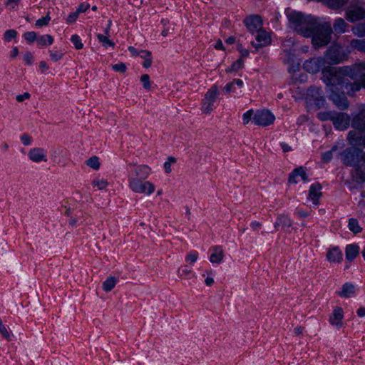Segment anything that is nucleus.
I'll return each mask as SVG.
<instances>
[{"label":"nucleus","mask_w":365,"mask_h":365,"mask_svg":"<svg viewBox=\"0 0 365 365\" xmlns=\"http://www.w3.org/2000/svg\"><path fill=\"white\" fill-rule=\"evenodd\" d=\"M92 185L93 187H96L98 190H103L107 187V186L108 185V182L106 180L100 179L97 178L93 180Z\"/></svg>","instance_id":"obj_39"},{"label":"nucleus","mask_w":365,"mask_h":365,"mask_svg":"<svg viewBox=\"0 0 365 365\" xmlns=\"http://www.w3.org/2000/svg\"><path fill=\"white\" fill-rule=\"evenodd\" d=\"M261 226H262V224L258 221H252L250 223L251 228L255 231L258 230L261 227Z\"/></svg>","instance_id":"obj_62"},{"label":"nucleus","mask_w":365,"mask_h":365,"mask_svg":"<svg viewBox=\"0 0 365 365\" xmlns=\"http://www.w3.org/2000/svg\"><path fill=\"white\" fill-rule=\"evenodd\" d=\"M329 91V98L334 104L341 109H346L349 106L347 98L344 94V88H340L338 83H329L324 82Z\"/></svg>","instance_id":"obj_5"},{"label":"nucleus","mask_w":365,"mask_h":365,"mask_svg":"<svg viewBox=\"0 0 365 365\" xmlns=\"http://www.w3.org/2000/svg\"><path fill=\"white\" fill-rule=\"evenodd\" d=\"M140 81L143 85V88L145 90H150L151 88V83L150 81V76L148 74H143L140 76Z\"/></svg>","instance_id":"obj_46"},{"label":"nucleus","mask_w":365,"mask_h":365,"mask_svg":"<svg viewBox=\"0 0 365 365\" xmlns=\"http://www.w3.org/2000/svg\"><path fill=\"white\" fill-rule=\"evenodd\" d=\"M351 126L358 130H365V109L360 110L353 117Z\"/></svg>","instance_id":"obj_21"},{"label":"nucleus","mask_w":365,"mask_h":365,"mask_svg":"<svg viewBox=\"0 0 365 365\" xmlns=\"http://www.w3.org/2000/svg\"><path fill=\"white\" fill-rule=\"evenodd\" d=\"M325 58L327 65L337 64L346 61L348 58V55L341 46H334L327 51Z\"/></svg>","instance_id":"obj_8"},{"label":"nucleus","mask_w":365,"mask_h":365,"mask_svg":"<svg viewBox=\"0 0 365 365\" xmlns=\"http://www.w3.org/2000/svg\"><path fill=\"white\" fill-rule=\"evenodd\" d=\"M78 17V14L76 11L75 12H73L68 15L66 21L68 24H72V23H74L77 20Z\"/></svg>","instance_id":"obj_56"},{"label":"nucleus","mask_w":365,"mask_h":365,"mask_svg":"<svg viewBox=\"0 0 365 365\" xmlns=\"http://www.w3.org/2000/svg\"><path fill=\"white\" fill-rule=\"evenodd\" d=\"M128 187L135 193L150 195L155 190L154 184L150 181H145L136 177L130 176Z\"/></svg>","instance_id":"obj_6"},{"label":"nucleus","mask_w":365,"mask_h":365,"mask_svg":"<svg viewBox=\"0 0 365 365\" xmlns=\"http://www.w3.org/2000/svg\"><path fill=\"white\" fill-rule=\"evenodd\" d=\"M140 58L144 59L143 66L145 68H148L152 66V54L151 52L147 50H141Z\"/></svg>","instance_id":"obj_29"},{"label":"nucleus","mask_w":365,"mask_h":365,"mask_svg":"<svg viewBox=\"0 0 365 365\" xmlns=\"http://www.w3.org/2000/svg\"><path fill=\"white\" fill-rule=\"evenodd\" d=\"M344 318V311L340 307H336L334 309L332 314L329 317V323L338 328L342 326V319Z\"/></svg>","instance_id":"obj_19"},{"label":"nucleus","mask_w":365,"mask_h":365,"mask_svg":"<svg viewBox=\"0 0 365 365\" xmlns=\"http://www.w3.org/2000/svg\"><path fill=\"white\" fill-rule=\"evenodd\" d=\"M349 228L354 233H359L361 231V228L356 219H350L349 221Z\"/></svg>","instance_id":"obj_41"},{"label":"nucleus","mask_w":365,"mask_h":365,"mask_svg":"<svg viewBox=\"0 0 365 365\" xmlns=\"http://www.w3.org/2000/svg\"><path fill=\"white\" fill-rule=\"evenodd\" d=\"M334 114V111H321L317 113V116L322 121H332Z\"/></svg>","instance_id":"obj_38"},{"label":"nucleus","mask_w":365,"mask_h":365,"mask_svg":"<svg viewBox=\"0 0 365 365\" xmlns=\"http://www.w3.org/2000/svg\"><path fill=\"white\" fill-rule=\"evenodd\" d=\"M287 16L290 26L298 34L303 36L309 34L307 29L311 26L310 22L313 21L314 16H304L302 14L294 11H287Z\"/></svg>","instance_id":"obj_3"},{"label":"nucleus","mask_w":365,"mask_h":365,"mask_svg":"<svg viewBox=\"0 0 365 365\" xmlns=\"http://www.w3.org/2000/svg\"><path fill=\"white\" fill-rule=\"evenodd\" d=\"M332 123L335 128L344 130L346 129L349 125L350 117L346 113L335 112Z\"/></svg>","instance_id":"obj_11"},{"label":"nucleus","mask_w":365,"mask_h":365,"mask_svg":"<svg viewBox=\"0 0 365 365\" xmlns=\"http://www.w3.org/2000/svg\"><path fill=\"white\" fill-rule=\"evenodd\" d=\"M199 254L197 251H192L187 255L185 260L190 264H193L197 260Z\"/></svg>","instance_id":"obj_45"},{"label":"nucleus","mask_w":365,"mask_h":365,"mask_svg":"<svg viewBox=\"0 0 365 365\" xmlns=\"http://www.w3.org/2000/svg\"><path fill=\"white\" fill-rule=\"evenodd\" d=\"M307 99L314 101L318 106H323L325 102L322 90L316 87H312L308 90Z\"/></svg>","instance_id":"obj_14"},{"label":"nucleus","mask_w":365,"mask_h":365,"mask_svg":"<svg viewBox=\"0 0 365 365\" xmlns=\"http://www.w3.org/2000/svg\"><path fill=\"white\" fill-rule=\"evenodd\" d=\"M209 260L212 264H220L225 257V252L222 246L216 245L212 247Z\"/></svg>","instance_id":"obj_20"},{"label":"nucleus","mask_w":365,"mask_h":365,"mask_svg":"<svg viewBox=\"0 0 365 365\" xmlns=\"http://www.w3.org/2000/svg\"><path fill=\"white\" fill-rule=\"evenodd\" d=\"M361 86L359 83H344V88L348 95L351 96L354 94L355 92L360 91Z\"/></svg>","instance_id":"obj_30"},{"label":"nucleus","mask_w":365,"mask_h":365,"mask_svg":"<svg viewBox=\"0 0 365 365\" xmlns=\"http://www.w3.org/2000/svg\"><path fill=\"white\" fill-rule=\"evenodd\" d=\"M322 160L324 162V163H328L329 162L331 158H332V153H331V150H329V151H327V152H325L322 154Z\"/></svg>","instance_id":"obj_58"},{"label":"nucleus","mask_w":365,"mask_h":365,"mask_svg":"<svg viewBox=\"0 0 365 365\" xmlns=\"http://www.w3.org/2000/svg\"><path fill=\"white\" fill-rule=\"evenodd\" d=\"M176 163V158L174 157H168L167 160L164 163V169L166 173H170L171 170V165Z\"/></svg>","instance_id":"obj_43"},{"label":"nucleus","mask_w":365,"mask_h":365,"mask_svg":"<svg viewBox=\"0 0 365 365\" xmlns=\"http://www.w3.org/2000/svg\"><path fill=\"white\" fill-rule=\"evenodd\" d=\"M17 36V32L14 29L7 30L4 34L5 41L9 42L15 38Z\"/></svg>","instance_id":"obj_48"},{"label":"nucleus","mask_w":365,"mask_h":365,"mask_svg":"<svg viewBox=\"0 0 365 365\" xmlns=\"http://www.w3.org/2000/svg\"><path fill=\"white\" fill-rule=\"evenodd\" d=\"M245 26L252 34L262 29V20L258 15H252L245 19Z\"/></svg>","instance_id":"obj_13"},{"label":"nucleus","mask_w":365,"mask_h":365,"mask_svg":"<svg viewBox=\"0 0 365 365\" xmlns=\"http://www.w3.org/2000/svg\"><path fill=\"white\" fill-rule=\"evenodd\" d=\"M0 333L7 340H10L11 339L10 332L8 331L6 327L2 324L1 319H0Z\"/></svg>","instance_id":"obj_52"},{"label":"nucleus","mask_w":365,"mask_h":365,"mask_svg":"<svg viewBox=\"0 0 365 365\" xmlns=\"http://www.w3.org/2000/svg\"><path fill=\"white\" fill-rule=\"evenodd\" d=\"M351 31L355 36L359 38L365 37V24H358L357 25L353 26Z\"/></svg>","instance_id":"obj_35"},{"label":"nucleus","mask_w":365,"mask_h":365,"mask_svg":"<svg viewBox=\"0 0 365 365\" xmlns=\"http://www.w3.org/2000/svg\"><path fill=\"white\" fill-rule=\"evenodd\" d=\"M364 64H363V62L338 68L331 67L323 71L324 81L329 83H338L340 86V88L343 89L344 83H346L344 78H355L364 71Z\"/></svg>","instance_id":"obj_1"},{"label":"nucleus","mask_w":365,"mask_h":365,"mask_svg":"<svg viewBox=\"0 0 365 365\" xmlns=\"http://www.w3.org/2000/svg\"><path fill=\"white\" fill-rule=\"evenodd\" d=\"M112 68L115 71L119 72L121 73H124L127 70L126 65L124 63H119L117 64L112 65Z\"/></svg>","instance_id":"obj_50"},{"label":"nucleus","mask_w":365,"mask_h":365,"mask_svg":"<svg viewBox=\"0 0 365 365\" xmlns=\"http://www.w3.org/2000/svg\"><path fill=\"white\" fill-rule=\"evenodd\" d=\"M86 165L88 167H89L95 170H98L101 167V163L99 160V158L96 155H93V156L88 158L86 160Z\"/></svg>","instance_id":"obj_32"},{"label":"nucleus","mask_w":365,"mask_h":365,"mask_svg":"<svg viewBox=\"0 0 365 365\" xmlns=\"http://www.w3.org/2000/svg\"><path fill=\"white\" fill-rule=\"evenodd\" d=\"M311 26L307 29L309 33L304 37L312 38V43L315 48L327 46L331 40L332 28L331 24L320 18L314 17Z\"/></svg>","instance_id":"obj_2"},{"label":"nucleus","mask_w":365,"mask_h":365,"mask_svg":"<svg viewBox=\"0 0 365 365\" xmlns=\"http://www.w3.org/2000/svg\"><path fill=\"white\" fill-rule=\"evenodd\" d=\"M361 160L364 163L357 166L356 172L359 178L365 181V153L361 155Z\"/></svg>","instance_id":"obj_34"},{"label":"nucleus","mask_w":365,"mask_h":365,"mask_svg":"<svg viewBox=\"0 0 365 365\" xmlns=\"http://www.w3.org/2000/svg\"><path fill=\"white\" fill-rule=\"evenodd\" d=\"M346 258L349 261L353 260L359 253V247L356 245H348L346 247Z\"/></svg>","instance_id":"obj_26"},{"label":"nucleus","mask_w":365,"mask_h":365,"mask_svg":"<svg viewBox=\"0 0 365 365\" xmlns=\"http://www.w3.org/2000/svg\"><path fill=\"white\" fill-rule=\"evenodd\" d=\"M275 116L269 110H258L253 115L255 125L262 127L269 126L274 123Z\"/></svg>","instance_id":"obj_10"},{"label":"nucleus","mask_w":365,"mask_h":365,"mask_svg":"<svg viewBox=\"0 0 365 365\" xmlns=\"http://www.w3.org/2000/svg\"><path fill=\"white\" fill-rule=\"evenodd\" d=\"M90 7L89 4H81L78 7L76 11L79 14L80 13H83L86 11Z\"/></svg>","instance_id":"obj_59"},{"label":"nucleus","mask_w":365,"mask_h":365,"mask_svg":"<svg viewBox=\"0 0 365 365\" xmlns=\"http://www.w3.org/2000/svg\"><path fill=\"white\" fill-rule=\"evenodd\" d=\"M50 20H51V17L48 14H47L46 16H44L40 19H38L36 21V26H39V27L46 26V25H48Z\"/></svg>","instance_id":"obj_51"},{"label":"nucleus","mask_w":365,"mask_h":365,"mask_svg":"<svg viewBox=\"0 0 365 365\" xmlns=\"http://www.w3.org/2000/svg\"><path fill=\"white\" fill-rule=\"evenodd\" d=\"M118 279L115 277H108L102 284L103 289L106 292H110L116 285Z\"/></svg>","instance_id":"obj_28"},{"label":"nucleus","mask_w":365,"mask_h":365,"mask_svg":"<svg viewBox=\"0 0 365 365\" xmlns=\"http://www.w3.org/2000/svg\"><path fill=\"white\" fill-rule=\"evenodd\" d=\"M224 91L227 93V94H229L231 92H234L235 91V84L233 83V81L227 83L223 88Z\"/></svg>","instance_id":"obj_55"},{"label":"nucleus","mask_w":365,"mask_h":365,"mask_svg":"<svg viewBox=\"0 0 365 365\" xmlns=\"http://www.w3.org/2000/svg\"><path fill=\"white\" fill-rule=\"evenodd\" d=\"M135 175L136 178L138 176H143L144 178H146L149 175L148 167L143 165L135 168Z\"/></svg>","instance_id":"obj_40"},{"label":"nucleus","mask_w":365,"mask_h":365,"mask_svg":"<svg viewBox=\"0 0 365 365\" xmlns=\"http://www.w3.org/2000/svg\"><path fill=\"white\" fill-rule=\"evenodd\" d=\"M238 47V50L240 51V53H241V57L242 58H245V57H247L250 52L247 49H245L242 47V44H238L237 46Z\"/></svg>","instance_id":"obj_61"},{"label":"nucleus","mask_w":365,"mask_h":365,"mask_svg":"<svg viewBox=\"0 0 365 365\" xmlns=\"http://www.w3.org/2000/svg\"><path fill=\"white\" fill-rule=\"evenodd\" d=\"M359 150L356 148H347L341 153V159L344 164L352 165L355 163L356 157L358 156Z\"/></svg>","instance_id":"obj_16"},{"label":"nucleus","mask_w":365,"mask_h":365,"mask_svg":"<svg viewBox=\"0 0 365 365\" xmlns=\"http://www.w3.org/2000/svg\"><path fill=\"white\" fill-rule=\"evenodd\" d=\"M71 41L73 43L76 49L80 50L83 48V43H82L81 39L78 35H73L71 38Z\"/></svg>","instance_id":"obj_44"},{"label":"nucleus","mask_w":365,"mask_h":365,"mask_svg":"<svg viewBox=\"0 0 365 365\" xmlns=\"http://www.w3.org/2000/svg\"><path fill=\"white\" fill-rule=\"evenodd\" d=\"M128 51L131 53L133 56H140L141 51H138L133 46H129Z\"/></svg>","instance_id":"obj_63"},{"label":"nucleus","mask_w":365,"mask_h":365,"mask_svg":"<svg viewBox=\"0 0 365 365\" xmlns=\"http://www.w3.org/2000/svg\"><path fill=\"white\" fill-rule=\"evenodd\" d=\"M253 110H249L245 113L242 115L243 123L247 125L252 118L253 119Z\"/></svg>","instance_id":"obj_53"},{"label":"nucleus","mask_w":365,"mask_h":365,"mask_svg":"<svg viewBox=\"0 0 365 365\" xmlns=\"http://www.w3.org/2000/svg\"><path fill=\"white\" fill-rule=\"evenodd\" d=\"M300 176L303 181H308V176L302 167L295 168L289 176L288 182L289 183H297L296 178Z\"/></svg>","instance_id":"obj_22"},{"label":"nucleus","mask_w":365,"mask_h":365,"mask_svg":"<svg viewBox=\"0 0 365 365\" xmlns=\"http://www.w3.org/2000/svg\"><path fill=\"white\" fill-rule=\"evenodd\" d=\"M352 48L365 53V40L364 39H352L350 42Z\"/></svg>","instance_id":"obj_31"},{"label":"nucleus","mask_w":365,"mask_h":365,"mask_svg":"<svg viewBox=\"0 0 365 365\" xmlns=\"http://www.w3.org/2000/svg\"><path fill=\"white\" fill-rule=\"evenodd\" d=\"M192 271L188 268L187 265L182 266L178 269V273L180 278H183L191 274Z\"/></svg>","instance_id":"obj_47"},{"label":"nucleus","mask_w":365,"mask_h":365,"mask_svg":"<svg viewBox=\"0 0 365 365\" xmlns=\"http://www.w3.org/2000/svg\"><path fill=\"white\" fill-rule=\"evenodd\" d=\"M322 185L319 182L312 184L309 190L308 199L312 200L314 205H318L322 196Z\"/></svg>","instance_id":"obj_18"},{"label":"nucleus","mask_w":365,"mask_h":365,"mask_svg":"<svg viewBox=\"0 0 365 365\" xmlns=\"http://www.w3.org/2000/svg\"><path fill=\"white\" fill-rule=\"evenodd\" d=\"M355 293V287L353 284L346 282L342 287L341 291L338 292L341 297L349 298L352 297Z\"/></svg>","instance_id":"obj_24"},{"label":"nucleus","mask_w":365,"mask_h":365,"mask_svg":"<svg viewBox=\"0 0 365 365\" xmlns=\"http://www.w3.org/2000/svg\"><path fill=\"white\" fill-rule=\"evenodd\" d=\"M30 98V94L28 92H25L23 94H20L16 96V100L18 102H23L25 100H27Z\"/></svg>","instance_id":"obj_57"},{"label":"nucleus","mask_w":365,"mask_h":365,"mask_svg":"<svg viewBox=\"0 0 365 365\" xmlns=\"http://www.w3.org/2000/svg\"><path fill=\"white\" fill-rule=\"evenodd\" d=\"M25 39L29 43H33L34 41H37V35L34 31L26 32L24 35Z\"/></svg>","instance_id":"obj_49"},{"label":"nucleus","mask_w":365,"mask_h":365,"mask_svg":"<svg viewBox=\"0 0 365 365\" xmlns=\"http://www.w3.org/2000/svg\"><path fill=\"white\" fill-rule=\"evenodd\" d=\"M327 258L330 262L339 263L343 259V255L338 247H333L328 251Z\"/></svg>","instance_id":"obj_23"},{"label":"nucleus","mask_w":365,"mask_h":365,"mask_svg":"<svg viewBox=\"0 0 365 365\" xmlns=\"http://www.w3.org/2000/svg\"><path fill=\"white\" fill-rule=\"evenodd\" d=\"M243 63L244 62L242 58L238 59L237 61H236L235 62H234L232 63V65L231 66V67L230 68H227L226 70V72L231 73L232 71H235L240 69L243 66Z\"/></svg>","instance_id":"obj_42"},{"label":"nucleus","mask_w":365,"mask_h":365,"mask_svg":"<svg viewBox=\"0 0 365 365\" xmlns=\"http://www.w3.org/2000/svg\"><path fill=\"white\" fill-rule=\"evenodd\" d=\"M303 67L304 70L311 73H316L319 71H324L331 68L327 65V61L324 57L314 58L304 62Z\"/></svg>","instance_id":"obj_9"},{"label":"nucleus","mask_w":365,"mask_h":365,"mask_svg":"<svg viewBox=\"0 0 365 365\" xmlns=\"http://www.w3.org/2000/svg\"><path fill=\"white\" fill-rule=\"evenodd\" d=\"M292 225V220L287 215H281L277 217L274 227L277 228L278 226L282 225L284 228H289Z\"/></svg>","instance_id":"obj_27"},{"label":"nucleus","mask_w":365,"mask_h":365,"mask_svg":"<svg viewBox=\"0 0 365 365\" xmlns=\"http://www.w3.org/2000/svg\"><path fill=\"white\" fill-rule=\"evenodd\" d=\"M53 42V38L49 34L43 35L37 38V43L40 46H50Z\"/></svg>","instance_id":"obj_36"},{"label":"nucleus","mask_w":365,"mask_h":365,"mask_svg":"<svg viewBox=\"0 0 365 365\" xmlns=\"http://www.w3.org/2000/svg\"><path fill=\"white\" fill-rule=\"evenodd\" d=\"M362 130H351L347 135V140L352 146H363L365 148V134Z\"/></svg>","instance_id":"obj_12"},{"label":"nucleus","mask_w":365,"mask_h":365,"mask_svg":"<svg viewBox=\"0 0 365 365\" xmlns=\"http://www.w3.org/2000/svg\"><path fill=\"white\" fill-rule=\"evenodd\" d=\"M219 94L218 86L215 84L207 90L202 100L201 111L203 114L210 115L213 111L214 103Z\"/></svg>","instance_id":"obj_7"},{"label":"nucleus","mask_w":365,"mask_h":365,"mask_svg":"<svg viewBox=\"0 0 365 365\" xmlns=\"http://www.w3.org/2000/svg\"><path fill=\"white\" fill-rule=\"evenodd\" d=\"M257 42H252V45L256 48L267 46L271 43V38L267 32L262 29L257 32L256 36Z\"/></svg>","instance_id":"obj_15"},{"label":"nucleus","mask_w":365,"mask_h":365,"mask_svg":"<svg viewBox=\"0 0 365 365\" xmlns=\"http://www.w3.org/2000/svg\"><path fill=\"white\" fill-rule=\"evenodd\" d=\"M24 60L29 65H31L32 63V60H33L32 54L29 52H27L26 53H25Z\"/></svg>","instance_id":"obj_64"},{"label":"nucleus","mask_w":365,"mask_h":365,"mask_svg":"<svg viewBox=\"0 0 365 365\" xmlns=\"http://www.w3.org/2000/svg\"><path fill=\"white\" fill-rule=\"evenodd\" d=\"M345 18L351 23L365 19V2L360 0L351 1L345 11Z\"/></svg>","instance_id":"obj_4"},{"label":"nucleus","mask_w":365,"mask_h":365,"mask_svg":"<svg viewBox=\"0 0 365 365\" xmlns=\"http://www.w3.org/2000/svg\"><path fill=\"white\" fill-rule=\"evenodd\" d=\"M29 158L34 163L47 162L45 150L41 148H31L28 153Z\"/></svg>","instance_id":"obj_17"},{"label":"nucleus","mask_w":365,"mask_h":365,"mask_svg":"<svg viewBox=\"0 0 365 365\" xmlns=\"http://www.w3.org/2000/svg\"><path fill=\"white\" fill-rule=\"evenodd\" d=\"M49 53H50V56L53 61H58L61 60L63 56V54L62 53L58 52V51L53 52V51H50Z\"/></svg>","instance_id":"obj_54"},{"label":"nucleus","mask_w":365,"mask_h":365,"mask_svg":"<svg viewBox=\"0 0 365 365\" xmlns=\"http://www.w3.org/2000/svg\"><path fill=\"white\" fill-rule=\"evenodd\" d=\"M348 0H326V5L331 9H338L347 3Z\"/></svg>","instance_id":"obj_33"},{"label":"nucleus","mask_w":365,"mask_h":365,"mask_svg":"<svg viewBox=\"0 0 365 365\" xmlns=\"http://www.w3.org/2000/svg\"><path fill=\"white\" fill-rule=\"evenodd\" d=\"M349 27V24L346 22L345 19L342 18L336 19L333 24V28L337 34L345 33Z\"/></svg>","instance_id":"obj_25"},{"label":"nucleus","mask_w":365,"mask_h":365,"mask_svg":"<svg viewBox=\"0 0 365 365\" xmlns=\"http://www.w3.org/2000/svg\"><path fill=\"white\" fill-rule=\"evenodd\" d=\"M21 142L23 143V144L25 145H29L31 143V138L29 135H26V134L23 135L21 137Z\"/></svg>","instance_id":"obj_60"},{"label":"nucleus","mask_w":365,"mask_h":365,"mask_svg":"<svg viewBox=\"0 0 365 365\" xmlns=\"http://www.w3.org/2000/svg\"><path fill=\"white\" fill-rule=\"evenodd\" d=\"M97 38L105 48L109 46L113 48L115 47L114 42L109 39V36H104L103 34H98Z\"/></svg>","instance_id":"obj_37"}]
</instances>
